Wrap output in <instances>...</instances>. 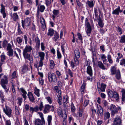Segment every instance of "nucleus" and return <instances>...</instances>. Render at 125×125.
Masks as SVG:
<instances>
[{
  "mask_svg": "<svg viewBox=\"0 0 125 125\" xmlns=\"http://www.w3.org/2000/svg\"><path fill=\"white\" fill-rule=\"evenodd\" d=\"M94 12L95 13V17H97L98 16V12L97 9L96 8L94 9Z\"/></svg>",
  "mask_w": 125,
  "mask_h": 125,
  "instance_id": "69168bd1",
  "label": "nucleus"
},
{
  "mask_svg": "<svg viewBox=\"0 0 125 125\" xmlns=\"http://www.w3.org/2000/svg\"><path fill=\"white\" fill-rule=\"evenodd\" d=\"M83 110L82 109H80L78 113L79 114V116L81 117L82 116L83 114Z\"/></svg>",
  "mask_w": 125,
  "mask_h": 125,
  "instance_id": "4d7b16f0",
  "label": "nucleus"
},
{
  "mask_svg": "<svg viewBox=\"0 0 125 125\" xmlns=\"http://www.w3.org/2000/svg\"><path fill=\"white\" fill-rule=\"evenodd\" d=\"M23 55L24 57L27 59L31 63L33 62L32 58V57H31L30 54H29L27 53H23Z\"/></svg>",
  "mask_w": 125,
  "mask_h": 125,
  "instance_id": "ddd939ff",
  "label": "nucleus"
},
{
  "mask_svg": "<svg viewBox=\"0 0 125 125\" xmlns=\"http://www.w3.org/2000/svg\"><path fill=\"white\" fill-rule=\"evenodd\" d=\"M12 111L11 109L6 105H5V108H3L4 112L9 117L12 116Z\"/></svg>",
  "mask_w": 125,
  "mask_h": 125,
  "instance_id": "423d86ee",
  "label": "nucleus"
},
{
  "mask_svg": "<svg viewBox=\"0 0 125 125\" xmlns=\"http://www.w3.org/2000/svg\"><path fill=\"white\" fill-rule=\"evenodd\" d=\"M107 59L109 62L111 64L113 63V61L111 59V56L110 55H108L107 56Z\"/></svg>",
  "mask_w": 125,
  "mask_h": 125,
  "instance_id": "c03bdc74",
  "label": "nucleus"
},
{
  "mask_svg": "<svg viewBox=\"0 0 125 125\" xmlns=\"http://www.w3.org/2000/svg\"><path fill=\"white\" fill-rule=\"evenodd\" d=\"M52 13L53 15H52V16L53 17V19L55 18L56 16L58 17L59 15V10H54L52 11Z\"/></svg>",
  "mask_w": 125,
  "mask_h": 125,
  "instance_id": "6ab92c4d",
  "label": "nucleus"
},
{
  "mask_svg": "<svg viewBox=\"0 0 125 125\" xmlns=\"http://www.w3.org/2000/svg\"><path fill=\"white\" fill-rule=\"evenodd\" d=\"M39 55L40 57V60H43L45 56L44 53L42 52H39Z\"/></svg>",
  "mask_w": 125,
  "mask_h": 125,
  "instance_id": "c756f323",
  "label": "nucleus"
},
{
  "mask_svg": "<svg viewBox=\"0 0 125 125\" xmlns=\"http://www.w3.org/2000/svg\"><path fill=\"white\" fill-rule=\"evenodd\" d=\"M51 0H45V4L47 6L51 3Z\"/></svg>",
  "mask_w": 125,
  "mask_h": 125,
  "instance_id": "680f3d73",
  "label": "nucleus"
},
{
  "mask_svg": "<svg viewBox=\"0 0 125 125\" xmlns=\"http://www.w3.org/2000/svg\"><path fill=\"white\" fill-rule=\"evenodd\" d=\"M18 33H19V34H22V32L21 31L20 24H18Z\"/></svg>",
  "mask_w": 125,
  "mask_h": 125,
  "instance_id": "bf43d9fd",
  "label": "nucleus"
},
{
  "mask_svg": "<svg viewBox=\"0 0 125 125\" xmlns=\"http://www.w3.org/2000/svg\"><path fill=\"white\" fill-rule=\"evenodd\" d=\"M119 41L121 43H125V35H122Z\"/></svg>",
  "mask_w": 125,
  "mask_h": 125,
  "instance_id": "f704fd0d",
  "label": "nucleus"
},
{
  "mask_svg": "<svg viewBox=\"0 0 125 125\" xmlns=\"http://www.w3.org/2000/svg\"><path fill=\"white\" fill-rule=\"evenodd\" d=\"M48 79L49 82L55 83L57 82V78L55 74L54 73H51L49 72L48 74Z\"/></svg>",
  "mask_w": 125,
  "mask_h": 125,
  "instance_id": "f03ea898",
  "label": "nucleus"
},
{
  "mask_svg": "<svg viewBox=\"0 0 125 125\" xmlns=\"http://www.w3.org/2000/svg\"><path fill=\"white\" fill-rule=\"evenodd\" d=\"M116 28L117 31H118L120 32V34H121L122 33V29L118 26L117 27H116Z\"/></svg>",
  "mask_w": 125,
  "mask_h": 125,
  "instance_id": "13d9d810",
  "label": "nucleus"
},
{
  "mask_svg": "<svg viewBox=\"0 0 125 125\" xmlns=\"http://www.w3.org/2000/svg\"><path fill=\"white\" fill-rule=\"evenodd\" d=\"M54 37L52 38L53 40L55 41L58 39L59 38V34L56 32L54 34Z\"/></svg>",
  "mask_w": 125,
  "mask_h": 125,
  "instance_id": "72a5a7b5",
  "label": "nucleus"
},
{
  "mask_svg": "<svg viewBox=\"0 0 125 125\" xmlns=\"http://www.w3.org/2000/svg\"><path fill=\"white\" fill-rule=\"evenodd\" d=\"M1 61L2 62H4V60L5 59V55H2L1 56Z\"/></svg>",
  "mask_w": 125,
  "mask_h": 125,
  "instance_id": "338daca9",
  "label": "nucleus"
},
{
  "mask_svg": "<svg viewBox=\"0 0 125 125\" xmlns=\"http://www.w3.org/2000/svg\"><path fill=\"white\" fill-rule=\"evenodd\" d=\"M39 1V0H35L36 6L38 5L37 7V15H39V11L42 12L44 11L45 9V7L44 5H41L40 4H38Z\"/></svg>",
  "mask_w": 125,
  "mask_h": 125,
  "instance_id": "20e7f679",
  "label": "nucleus"
},
{
  "mask_svg": "<svg viewBox=\"0 0 125 125\" xmlns=\"http://www.w3.org/2000/svg\"><path fill=\"white\" fill-rule=\"evenodd\" d=\"M98 67L101 69L103 70H105L106 69L105 67L101 62H98Z\"/></svg>",
  "mask_w": 125,
  "mask_h": 125,
  "instance_id": "b1692460",
  "label": "nucleus"
},
{
  "mask_svg": "<svg viewBox=\"0 0 125 125\" xmlns=\"http://www.w3.org/2000/svg\"><path fill=\"white\" fill-rule=\"evenodd\" d=\"M89 100H85L83 106L84 107L86 106L89 103Z\"/></svg>",
  "mask_w": 125,
  "mask_h": 125,
  "instance_id": "052dcab7",
  "label": "nucleus"
},
{
  "mask_svg": "<svg viewBox=\"0 0 125 125\" xmlns=\"http://www.w3.org/2000/svg\"><path fill=\"white\" fill-rule=\"evenodd\" d=\"M57 113L58 114L60 117H63L62 116L63 113L62 110L61 108L59 107L58 108L57 111Z\"/></svg>",
  "mask_w": 125,
  "mask_h": 125,
  "instance_id": "cd10ccee",
  "label": "nucleus"
},
{
  "mask_svg": "<svg viewBox=\"0 0 125 125\" xmlns=\"http://www.w3.org/2000/svg\"><path fill=\"white\" fill-rule=\"evenodd\" d=\"M75 54L76 59H75V58H74V59L75 60V62L76 64L78 65L79 64V61L77 59L79 58L80 57V53H78Z\"/></svg>",
  "mask_w": 125,
  "mask_h": 125,
  "instance_id": "5701e85b",
  "label": "nucleus"
},
{
  "mask_svg": "<svg viewBox=\"0 0 125 125\" xmlns=\"http://www.w3.org/2000/svg\"><path fill=\"white\" fill-rule=\"evenodd\" d=\"M97 22L99 26L101 28H103L104 26V23L100 17L97 19Z\"/></svg>",
  "mask_w": 125,
  "mask_h": 125,
  "instance_id": "412c9836",
  "label": "nucleus"
},
{
  "mask_svg": "<svg viewBox=\"0 0 125 125\" xmlns=\"http://www.w3.org/2000/svg\"><path fill=\"white\" fill-rule=\"evenodd\" d=\"M87 73L91 76L93 75L92 70L91 67L90 66H88L87 69Z\"/></svg>",
  "mask_w": 125,
  "mask_h": 125,
  "instance_id": "aec40b11",
  "label": "nucleus"
},
{
  "mask_svg": "<svg viewBox=\"0 0 125 125\" xmlns=\"http://www.w3.org/2000/svg\"><path fill=\"white\" fill-rule=\"evenodd\" d=\"M8 41L6 40H4L3 42L2 46L4 48L6 47Z\"/></svg>",
  "mask_w": 125,
  "mask_h": 125,
  "instance_id": "8fccbe9b",
  "label": "nucleus"
},
{
  "mask_svg": "<svg viewBox=\"0 0 125 125\" xmlns=\"http://www.w3.org/2000/svg\"><path fill=\"white\" fill-rule=\"evenodd\" d=\"M43 107V104L42 102H41L40 104V105L38 108L40 111L42 110V108Z\"/></svg>",
  "mask_w": 125,
  "mask_h": 125,
  "instance_id": "3c124183",
  "label": "nucleus"
},
{
  "mask_svg": "<svg viewBox=\"0 0 125 125\" xmlns=\"http://www.w3.org/2000/svg\"><path fill=\"white\" fill-rule=\"evenodd\" d=\"M113 97L116 99V100H117L119 99V96L118 94L116 92H114Z\"/></svg>",
  "mask_w": 125,
  "mask_h": 125,
  "instance_id": "473e14b6",
  "label": "nucleus"
},
{
  "mask_svg": "<svg viewBox=\"0 0 125 125\" xmlns=\"http://www.w3.org/2000/svg\"><path fill=\"white\" fill-rule=\"evenodd\" d=\"M40 22L42 24V27L43 30H44L46 27V24L45 22V21L44 19L42 17H41L40 18Z\"/></svg>",
  "mask_w": 125,
  "mask_h": 125,
  "instance_id": "f3484780",
  "label": "nucleus"
},
{
  "mask_svg": "<svg viewBox=\"0 0 125 125\" xmlns=\"http://www.w3.org/2000/svg\"><path fill=\"white\" fill-rule=\"evenodd\" d=\"M54 33V30L52 29H49L48 30V32L47 35L48 36H52Z\"/></svg>",
  "mask_w": 125,
  "mask_h": 125,
  "instance_id": "c85d7f7f",
  "label": "nucleus"
},
{
  "mask_svg": "<svg viewBox=\"0 0 125 125\" xmlns=\"http://www.w3.org/2000/svg\"><path fill=\"white\" fill-rule=\"evenodd\" d=\"M74 62H75L74 61ZM75 64H75V62H74L73 61H72L71 62V65L73 68H74L75 66Z\"/></svg>",
  "mask_w": 125,
  "mask_h": 125,
  "instance_id": "774afa93",
  "label": "nucleus"
},
{
  "mask_svg": "<svg viewBox=\"0 0 125 125\" xmlns=\"http://www.w3.org/2000/svg\"><path fill=\"white\" fill-rule=\"evenodd\" d=\"M97 87L98 91L99 92L100 90L102 92H104L105 91V88H106V85L103 83H102L101 84V87H99V85H100V83L99 82H97Z\"/></svg>",
  "mask_w": 125,
  "mask_h": 125,
  "instance_id": "9b49d317",
  "label": "nucleus"
},
{
  "mask_svg": "<svg viewBox=\"0 0 125 125\" xmlns=\"http://www.w3.org/2000/svg\"><path fill=\"white\" fill-rule=\"evenodd\" d=\"M12 17L14 21H16V20L18 18V16L16 13H14Z\"/></svg>",
  "mask_w": 125,
  "mask_h": 125,
  "instance_id": "c9c22d12",
  "label": "nucleus"
},
{
  "mask_svg": "<svg viewBox=\"0 0 125 125\" xmlns=\"http://www.w3.org/2000/svg\"><path fill=\"white\" fill-rule=\"evenodd\" d=\"M35 41L37 46H39L40 45V40L38 37H36L35 38Z\"/></svg>",
  "mask_w": 125,
  "mask_h": 125,
  "instance_id": "79ce46f5",
  "label": "nucleus"
},
{
  "mask_svg": "<svg viewBox=\"0 0 125 125\" xmlns=\"http://www.w3.org/2000/svg\"><path fill=\"white\" fill-rule=\"evenodd\" d=\"M54 110L53 106H51L49 104H46L45 105L44 109L43 111V113L46 114L49 113L50 111L53 112Z\"/></svg>",
  "mask_w": 125,
  "mask_h": 125,
  "instance_id": "7ed1b4c3",
  "label": "nucleus"
},
{
  "mask_svg": "<svg viewBox=\"0 0 125 125\" xmlns=\"http://www.w3.org/2000/svg\"><path fill=\"white\" fill-rule=\"evenodd\" d=\"M111 71L112 74L113 75L116 73V70L114 66L112 67L111 69Z\"/></svg>",
  "mask_w": 125,
  "mask_h": 125,
  "instance_id": "2f4dec72",
  "label": "nucleus"
},
{
  "mask_svg": "<svg viewBox=\"0 0 125 125\" xmlns=\"http://www.w3.org/2000/svg\"><path fill=\"white\" fill-rule=\"evenodd\" d=\"M39 81L40 84L41 85H42L44 83V80L42 78H40L39 79Z\"/></svg>",
  "mask_w": 125,
  "mask_h": 125,
  "instance_id": "0e129e2a",
  "label": "nucleus"
},
{
  "mask_svg": "<svg viewBox=\"0 0 125 125\" xmlns=\"http://www.w3.org/2000/svg\"><path fill=\"white\" fill-rule=\"evenodd\" d=\"M120 64V65L125 66V59H123L121 61Z\"/></svg>",
  "mask_w": 125,
  "mask_h": 125,
  "instance_id": "864d4df0",
  "label": "nucleus"
},
{
  "mask_svg": "<svg viewBox=\"0 0 125 125\" xmlns=\"http://www.w3.org/2000/svg\"><path fill=\"white\" fill-rule=\"evenodd\" d=\"M3 75V73L0 74V79H1L0 82L1 85H7L8 83V78L6 75H5L3 76V78H2V76Z\"/></svg>",
  "mask_w": 125,
  "mask_h": 125,
  "instance_id": "39448f33",
  "label": "nucleus"
},
{
  "mask_svg": "<svg viewBox=\"0 0 125 125\" xmlns=\"http://www.w3.org/2000/svg\"><path fill=\"white\" fill-rule=\"evenodd\" d=\"M122 12V10L120 9L119 6H118L117 8L114 10L112 12V13L114 14L118 15L119 13H121Z\"/></svg>",
  "mask_w": 125,
  "mask_h": 125,
  "instance_id": "dca6fc26",
  "label": "nucleus"
},
{
  "mask_svg": "<svg viewBox=\"0 0 125 125\" xmlns=\"http://www.w3.org/2000/svg\"><path fill=\"white\" fill-rule=\"evenodd\" d=\"M15 114L17 115H18L19 114V111L17 107L16 106L15 107Z\"/></svg>",
  "mask_w": 125,
  "mask_h": 125,
  "instance_id": "e2e57ef3",
  "label": "nucleus"
},
{
  "mask_svg": "<svg viewBox=\"0 0 125 125\" xmlns=\"http://www.w3.org/2000/svg\"><path fill=\"white\" fill-rule=\"evenodd\" d=\"M28 70V67L26 65H24L23 66L21 70V73L24 74Z\"/></svg>",
  "mask_w": 125,
  "mask_h": 125,
  "instance_id": "4be33fe9",
  "label": "nucleus"
},
{
  "mask_svg": "<svg viewBox=\"0 0 125 125\" xmlns=\"http://www.w3.org/2000/svg\"><path fill=\"white\" fill-rule=\"evenodd\" d=\"M7 50L8 51L7 52L8 55L10 56H12L13 55V51L12 49L10 43H9L8 44Z\"/></svg>",
  "mask_w": 125,
  "mask_h": 125,
  "instance_id": "6e6552de",
  "label": "nucleus"
},
{
  "mask_svg": "<svg viewBox=\"0 0 125 125\" xmlns=\"http://www.w3.org/2000/svg\"><path fill=\"white\" fill-rule=\"evenodd\" d=\"M45 123L44 120L37 119L34 121L35 125H43Z\"/></svg>",
  "mask_w": 125,
  "mask_h": 125,
  "instance_id": "f8f14e48",
  "label": "nucleus"
},
{
  "mask_svg": "<svg viewBox=\"0 0 125 125\" xmlns=\"http://www.w3.org/2000/svg\"><path fill=\"white\" fill-rule=\"evenodd\" d=\"M63 103L64 105L66 104L68 102V100L67 98H65V97H63Z\"/></svg>",
  "mask_w": 125,
  "mask_h": 125,
  "instance_id": "5fc2aeb1",
  "label": "nucleus"
},
{
  "mask_svg": "<svg viewBox=\"0 0 125 125\" xmlns=\"http://www.w3.org/2000/svg\"><path fill=\"white\" fill-rule=\"evenodd\" d=\"M52 116L51 115H49L48 117V125H50L51 122Z\"/></svg>",
  "mask_w": 125,
  "mask_h": 125,
  "instance_id": "49530a36",
  "label": "nucleus"
},
{
  "mask_svg": "<svg viewBox=\"0 0 125 125\" xmlns=\"http://www.w3.org/2000/svg\"><path fill=\"white\" fill-rule=\"evenodd\" d=\"M121 92L122 93V101H125V90L122 89Z\"/></svg>",
  "mask_w": 125,
  "mask_h": 125,
  "instance_id": "bb28decb",
  "label": "nucleus"
},
{
  "mask_svg": "<svg viewBox=\"0 0 125 125\" xmlns=\"http://www.w3.org/2000/svg\"><path fill=\"white\" fill-rule=\"evenodd\" d=\"M58 88L57 86H56L54 87V89L58 93V95L57 97V101L58 104L61 105V101L62 100L61 92V91H60L58 90Z\"/></svg>",
  "mask_w": 125,
  "mask_h": 125,
  "instance_id": "0eeeda50",
  "label": "nucleus"
},
{
  "mask_svg": "<svg viewBox=\"0 0 125 125\" xmlns=\"http://www.w3.org/2000/svg\"><path fill=\"white\" fill-rule=\"evenodd\" d=\"M32 49L31 46L27 45L23 50V53H26L27 52H30L32 50Z\"/></svg>",
  "mask_w": 125,
  "mask_h": 125,
  "instance_id": "2eb2a0df",
  "label": "nucleus"
},
{
  "mask_svg": "<svg viewBox=\"0 0 125 125\" xmlns=\"http://www.w3.org/2000/svg\"><path fill=\"white\" fill-rule=\"evenodd\" d=\"M31 22V19L29 18H26L24 21L23 20H22V25L23 27L24 28L25 25L28 26H29L30 25Z\"/></svg>",
  "mask_w": 125,
  "mask_h": 125,
  "instance_id": "1a4fd4ad",
  "label": "nucleus"
},
{
  "mask_svg": "<svg viewBox=\"0 0 125 125\" xmlns=\"http://www.w3.org/2000/svg\"><path fill=\"white\" fill-rule=\"evenodd\" d=\"M85 85V83H83L81 87V91L82 94H83V93Z\"/></svg>",
  "mask_w": 125,
  "mask_h": 125,
  "instance_id": "e433bc0d",
  "label": "nucleus"
},
{
  "mask_svg": "<svg viewBox=\"0 0 125 125\" xmlns=\"http://www.w3.org/2000/svg\"><path fill=\"white\" fill-rule=\"evenodd\" d=\"M92 31V29L91 27L87 28L86 31V33L87 35L88 36H90V34L91 33Z\"/></svg>",
  "mask_w": 125,
  "mask_h": 125,
  "instance_id": "4c0bfd02",
  "label": "nucleus"
},
{
  "mask_svg": "<svg viewBox=\"0 0 125 125\" xmlns=\"http://www.w3.org/2000/svg\"><path fill=\"white\" fill-rule=\"evenodd\" d=\"M87 4L88 6L90 8L94 6L93 2L92 0L91 1H87Z\"/></svg>",
  "mask_w": 125,
  "mask_h": 125,
  "instance_id": "58836bf2",
  "label": "nucleus"
},
{
  "mask_svg": "<svg viewBox=\"0 0 125 125\" xmlns=\"http://www.w3.org/2000/svg\"><path fill=\"white\" fill-rule=\"evenodd\" d=\"M27 95L30 100L32 102H33L34 101L35 99L32 93L31 92H29L28 94Z\"/></svg>",
  "mask_w": 125,
  "mask_h": 125,
  "instance_id": "a211bd4d",
  "label": "nucleus"
},
{
  "mask_svg": "<svg viewBox=\"0 0 125 125\" xmlns=\"http://www.w3.org/2000/svg\"><path fill=\"white\" fill-rule=\"evenodd\" d=\"M18 103L19 104V105H21L22 102V98L21 97H18Z\"/></svg>",
  "mask_w": 125,
  "mask_h": 125,
  "instance_id": "6e6d98bb",
  "label": "nucleus"
},
{
  "mask_svg": "<svg viewBox=\"0 0 125 125\" xmlns=\"http://www.w3.org/2000/svg\"><path fill=\"white\" fill-rule=\"evenodd\" d=\"M71 109L72 112H74L75 110V108L73 103H72L71 105Z\"/></svg>",
  "mask_w": 125,
  "mask_h": 125,
  "instance_id": "de8ad7c7",
  "label": "nucleus"
},
{
  "mask_svg": "<svg viewBox=\"0 0 125 125\" xmlns=\"http://www.w3.org/2000/svg\"><path fill=\"white\" fill-rule=\"evenodd\" d=\"M110 108L111 111V114L112 116H114L115 114L117 113L118 110L121 109L120 107H117L115 105L113 104H111Z\"/></svg>",
  "mask_w": 125,
  "mask_h": 125,
  "instance_id": "f257e3e1",
  "label": "nucleus"
},
{
  "mask_svg": "<svg viewBox=\"0 0 125 125\" xmlns=\"http://www.w3.org/2000/svg\"><path fill=\"white\" fill-rule=\"evenodd\" d=\"M16 41L18 43L20 44H21V43L22 42V39L21 38V37H18L16 38Z\"/></svg>",
  "mask_w": 125,
  "mask_h": 125,
  "instance_id": "a18cd8bd",
  "label": "nucleus"
},
{
  "mask_svg": "<svg viewBox=\"0 0 125 125\" xmlns=\"http://www.w3.org/2000/svg\"><path fill=\"white\" fill-rule=\"evenodd\" d=\"M3 88L5 90L6 93L9 90V87L7 86L6 85H1Z\"/></svg>",
  "mask_w": 125,
  "mask_h": 125,
  "instance_id": "37998d69",
  "label": "nucleus"
},
{
  "mask_svg": "<svg viewBox=\"0 0 125 125\" xmlns=\"http://www.w3.org/2000/svg\"><path fill=\"white\" fill-rule=\"evenodd\" d=\"M108 94L111 97H113L114 92L111 90H109L108 91Z\"/></svg>",
  "mask_w": 125,
  "mask_h": 125,
  "instance_id": "a19ab883",
  "label": "nucleus"
},
{
  "mask_svg": "<svg viewBox=\"0 0 125 125\" xmlns=\"http://www.w3.org/2000/svg\"><path fill=\"white\" fill-rule=\"evenodd\" d=\"M110 114L109 112H105L104 114V118L105 120L109 119L110 117Z\"/></svg>",
  "mask_w": 125,
  "mask_h": 125,
  "instance_id": "a878e982",
  "label": "nucleus"
},
{
  "mask_svg": "<svg viewBox=\"0 0 125 125\" xmlns=\"http://www.w3.org/2000/svg\"><path fill=\"white\" fill-rule=\"evenodd\" d=\"M122 120L120 117H116L114 120L113 123L114 125H121Z\"/></svg>",
  "mask_w": 125,
  "mask_h": 125,
  "instance_id": "9d476101",
  "label": "nucleus"
},
{
  "mask_svg": "<svg viewBox=\"0 0 125 125\" xmlns=\"http://www.w3.org/2000/svg\"><path fill=\"white\" fill-rule=\"evenodd\" d=\"M97 108L98 111L100 115H102L103 113V110L102 108L100 105H99L97 106Z\"/></svg>",
  "mask_w": 125,
  "mask_h": 125,
  "instance_id": "393cba45",
  "label": "nucleus"
},
{
  "mask_svg": "<svg viewBox=\"0 0 125 125\" xmlns=\"http://www.w3.org/2000/svg\"><path fill=\"white\" fill-rule=\"evenodd\" d=\"M1 7L0 12L2 14L3 17L4 18H5L6 16V14L5 12V7L3 4H2L1 5Z\"/></svg>",
  "mask_w": 125,
  "mask_h": 125,
  "instance_id": "4468645a",
  "label": "nucleus"
},
{
  "mask_svg": "<svg viewBox=\"0 0 125 125\" xmlns=\"http://www.w3.org/2000/svg\"><path fill=\"white\" fill-rule=\"evenodd\" d=\"M57 55L58 59H60L61 58L62 55L58 50H57Z\"/></svg>",
  "mask_w": 125,
  "mask_h": 125,
  "instance_id": "603ef678",
  "label": "nucleus"
},
{
  "mask_svg": "<svg viewBox=\"0 0 125 125\" xmlns=\"http://www.w3.org/2000/svg\"><path fill=\"white\" fill-rule=\"evenodd\" d=\"M54 66V63L53 61L52 60L50 61V66L52 69L53 68Z\"/></svg>",
  "mask_w": 125,
  "mask_h": 125,
  "instance_id": "09e8293b",
  "label": "nucleus"
},
{
  "mask_svg": "<svg viewBox=\"0 0 125 125\" xmlns=\"http://www.w3.org/2000/svg\"><path fill=\"white\" fill-rule=\"evenodd\" d=\"M115 77L118 80H119L120 78V73L119 71L118 70L116 73Z\"/></svg>",
  "mask_w": 125,
  "mask_h": 125,
  "instance_id": "ea45409f",
  "label": "nucleus"
},
{
  "mask_svg": "<svg viewBox=\"0 0 125 125\" xmlns=\"http://www.w3.org/2000/svg\"><path fill=\"white\" fill-rule=\"evenodd\" d=\"M34 93L38 97H39L40 96L39 91L40 90L37 88L36 87H35V89L34 90Z\"/></svg>",
  "mask_w": 125,
  "mask_h": 125,
  "instance_id": "7c9ffc66",
  "label": "nucleus"
}]
</instances>
